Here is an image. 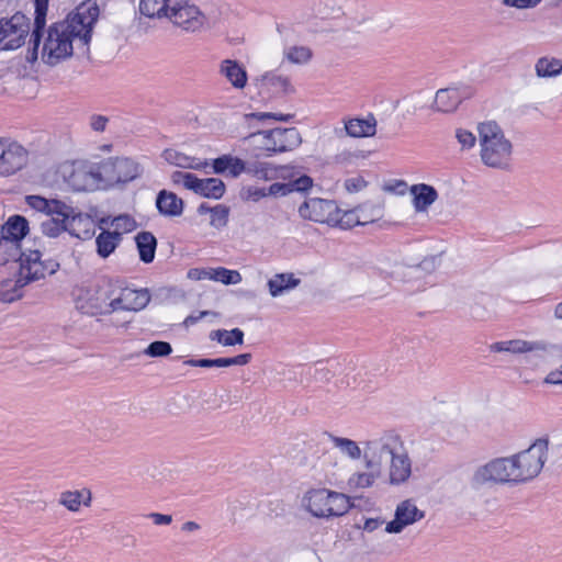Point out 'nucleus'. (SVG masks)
I'll list each match as a JSON object with an SVG mask.
<instances>
[{"instance_id": "f257e3e1", "label": "nucleus", "mask_w": 562, "mask_h": 562, "mask_svg": "<svg viewBox=\"0 0 562 562\" xmlns=\"http://www.w3.org/2000/svg\"><path fill=\"white\" fill-rule=\"evenodd\" d=\"M99 16L95 3H82L66 20L52 24L43 42L41 58L48 66H56L72 55V42L78 38L89 45L92 29Z\"/></svg>"}, {"instance_id": "bb28decb", "label": "nucleus", "mask_w": 562, "mask_h": 562, "mask_svg": "<svg viewBox=\"0 0 562 562\" xmlns=\"http://www.w3.org/2000/svg\"><path fill=\"white\" fill-rule=\"evenodd\" d=\"M463 95L457 88H446L437 91L435 108L445 113L453 112L462 102Z\"/></svg>"}, {"instance_id": "f704fd0d", "label": "nucleus", "mask_w": 562, "mask_h": 562, "mask_svg": "<svg viewBox=\"0 0 562 562\" xmlns=\"http://www.w3.org/2000/svg\"><path fill=\"white\" fill-rule=\"evenodd\" d=\"M91 501V492L87 488L81 491H66L63 492L59 497V504L70 512H78L81 505L90 506Z\"/></svg>"}, {"instance_id": "7c9ffc66", "label": "nucleus", "mask_w": 562, "mask_h": 562, "mask_svg": "<svg viewBox=\"0 0 562 562\" xmlns=\"http://www.w3.org/2000/svg\"><path fill=\"white\" fill-rule=\"evenodd\" d=\"M536 76L540 79L557 78L562 74V59L554 56H541L535 63Z\"/></svg>"}, {"instance_id": "338daca9", "label": "nucleus", "mask_w": 562, "mask_h": 562, "mask_svg": "<svg viewBox=\"0 0 562 562\" xmlns=\"http://www.w3.org/2000/svg\"><path fill=\"white\" fill-rule=\"evenodd\" d=\"M148 517L153 520V522L157 526L169 525L172 521V517L166 514L159 513H150Z\"/></svg>"}, {"instance_id": "09e8293b", "label": "nucleus", "mask_w": 562, "mask_h": 562, "mask_svg": "<svg viewBox=\"0 0 562 562\" xmlns=\"http://www.w3.org/2000/svg\"><path fill=\"white\" fill-rule=\"evenodd\" d=\"M359 215L368 216L373 223L383 216V207L380 204L364 203L358 206Z\"/></svg>"}, {"instance_id": "72a5a7b5", "label": "nucleus", "mask_w": 562, "mask_h": 562, "mask_svg": "<svg viewBox=\"0 0 562 562\" xmlns=\"http://www.w3.org/2000/svg\"><path fill=\"white\" fill-rule=\"evenodd\" d=\"M243 169L244 173H247L258 180L269 181L278 176L277 168L267 161L251 160L244 161L243 160Z\"/></svg>"}, {"instance_id": "0eeeda50", "label": "nucleus", "mask_w": 562, "mask_h": 562, "mask_svg": "<svg viewBox=\"0 0 562 562\" xmlns=\"http://www.w3.org/2000/svg\"><path fill=\"white\" fill-rule=\"evenodd\" d=\"M113 283L79 286L74 292L76 308L89 316L112 314Z\"/></svg>"}, {"instance_id": "de8ad7c7", "label": "nucleus", "mask_w": 562, "mask_h": 562, "mask_svg": "<svg viewBox=\"0 0 562 562\" xmlns=\"http://www.w3.org/2000/svg\"><path fill=\"white\" fill-rule=\"evenodd\" d=\"M186 364L191 367H200V368H226L229 367L228 358H216V359H190L186 361Z\"/></svg>"}, {"instance_id": "c9c22d12", "label": "nucleus", "mask_w": 562, "mask_h": 562, "mask_svg": "<svg viewBox=\"0 0 562 562\" xmlns=\"http://www.w3.org/2000/svg\"><path fill=\"white\" fill-rule=\"evenodd\" d=\"M376 121L369 119H350L345 124L347 134L351 137H369L375 134Z\"/></svg>"}, {"instance_id": "a19ab883", "label": "nucleus", "mask_w": 562, "mask_h": 562, "mask_svg": "<svg viewBox=\"0 0 562 562\" xmlns=\"http://www.w3.org/2000/svg\"><path fill=\"white\" fill-rule=\"evenodd\" d=\"M329 439L334 447L337 448L344 456L358 460L361 458V449L358 443L349 438L329 435Z\"/></svg>"}, {"instance_id": "49530a36", "label": "nucleus", "mask_w": 562, "mask_h": 562, "mask_svg": "<svg viewBox=\"0 0 562 562\" xmlns=\"http://www.w3.org/2000/svg\"><path fill=\"white\" fill-rule=\"evenodd\" d=\"M172 352V347L169 342L156 340L150 342L145 349V355L151 358L166 357Z\"/></svg>"}, {"instance_id": "603ef678", "label": "nucleus", "mask_w": 562, "mask_h": 562, "mask_svg": "<svg viewBox=\"0 0 562 562\" xmlns=\"http://www.w3.org/2000/svg\"><path fill=\"white\" fill-rule=\"evenodd\" d=\"M345 189L350 193H356L367 187V181L361 177H352L345 180Z\"/></svg>"}, {"instance_id": "b1692460", "label": "nucleus", "mask_w": 562, "mask_h": 562, "mask_svg": "<svg viewBox=\"0 0 562 562\" xmlns=\"http://www.w3.org/2000/svg\"><path fill=\"white\" fill-rule=\"evenodd\" d=\"M218 71L235 89H244L246 87L248 80L247 71L237 60H222Z\"/></svg>"}, {"instance_id": "1a4fd4ad", "label": "nucleus", "mask_w": 562, "mask_h": 562, "mask_svg": "<svg viewBox=\"0 0 562 562\" xmlns=\"http://www.w3.org/2000/svg\"><path fill=\"white\" fill-rule=\"evenodd\" d=\"M66 182L75 191H92L103 182L98 164L72 161L61 168Z\"/></svg>"}, {"instance_id": "7ed1b4c3", "label": "nucleus", "mask_w": 562, "mask_h": 562, "mask_svg": "<svg viewBox=\"0 0 562 562\" xmlns=\"http://www.w3.org/2000/svg\"><path fill=\"white\" fill-rule=\"evenodd\" d=\"M482 162L491 168H505L509 165L513 145L505 137L502 127L495 121L477 125Z\"/></svg>"}, {"instance_id": "37998d69", "label": "nucleus", "mask_w": 562, "mask_h": 562, "mask_svg": "<svg viewBox=\"0 0 562 562\" xmlns=\"http://www.w3.org/2000/svg\"><path fill=\"white\" fill-rule=\"evenodd\" d=\"M212 281L221 282L225 285L238 284L241 281V274L237 270L217 267L213 268Z\"/></svg>"}, {"instance_id": "ea45409f", "label": "nucleus", "mask_w": 562, "mask_h": 562, "mask_svg": "<svg viewBox=\"0 0 562 562\" xmlns=\"http://www.w3.org/2000/svg\"><path fill=\"white\" fill-rule=\"evenodd\" d=\"M210 339L226 347L241 345L244 342V331L239 328L216 329L210 333Z\"/></svg>"}, {"instance_id": "4c0bfd02", "label": "nucleus", "mask_w": 562, "mask_h": 562, "mask_svg": "<svg viewBox=\"0 0 562 562\" xmlns=\"http://www.w3.org/2000/svg\"><path fill=\"white\" fill-rule=\"evenodd\" d=\"M337 223L334 227L341 229H350L355 226H364L370 224L371 218L368 216L359 215L358 207L353 210L342 211L338 206V214L335 216Z\"/></svg>"}, {"instance_id": "6e6d98bb", "label": "nucleus", "mask_w": 562, "mask_h": 562, "mask_svg": "<svg viewBox=\"0 0 562 562\" xmlns=\"http://www.w3.org/2000/svg\"><path fill=\"white\" fill-rule=\"evenodd\" d=\"M313 184V180L308 176H301L300 178L289 182V186L291 188V192L297 191V192H304L308 190Z\"/></svg>"}, {"instance_id": "58836bf2", "label": "nucleus", "mask_w": 562, "mask_h": 562, "mask_svg": "<svg viewBox=\"0 0 562 562\" xmlns=\"http://www.w3.org/2000/svg\"><path fill=\"white\" fill-rule=\"evenodd\" d=\"M170 0H140L139 13L146 18H167Z\"/></svg>"}, {"instance_id": "4d7b16f0", "label": "nucleus", "mask_w": 562, "mask_h": 562, "mask_svg": "<svg viewBox=\"0 0 562 562\" xmlns=\"http://www.w3.org/2000/svg\"><path fill=\"white\" fill-rule=\"evenodd\" d=\"M250 116L258 121L273 119L276 121H282V122H288L293 117L292 114H281V113L278 114V113H272V112H256V113H251Z\"/></svg>"}, {"instance_id": "f03ea898", "label": "nucleus", "mask_w": 562, "mask_h": 562, "mask_svg": "<svg viewBox=\"0 0 562 562\" xmlns=\"http://www.w3.org/2000/svg\"><path fill=\"white\" fill-rule=\"evenodd\" d=\"M40 250H29L21 257L18 276L0 282V302L12 303L23 296V289L31 282L52 276L59 269L55 259H43Z\"/></svg>"}, {"instance_id": "2f4dec72", "label": "nucleus", "mask_w": 562, "mask_h": 562, "mask_svg": "<svg viewBox=\"0 0 562 562\" xmlns=\"http://www.w3.org/2000/svg\"><path fill=\"white\" fill-rule=\"evenodd\" d=\"M211 166L216 175L228 172L231 177L237 178L244 173L243 159L232 155H222L213 159Z\"/></svg>"}, {"instance_id": "13d9d810", "label": "nucleus", "mask_w": 562, "mask_h": 562, "mask_svg": "<svg viewBox=\"0 0 562 562\" xmlns=\"http://www.w3.org/2000/svg\"><path fill=\"white\" fill-rule=\"evenodd\" d=\"M267 189V195L285 196L291 193V188L288 183L274 182Z\"/></svg>"}, {"instance_id": "a211bd4d", "label": "nucleus", "mask_w": 562, "mask_h": 562, "mask_svg": "<svg viewBox=\"0 0 562 562\" xmlns=\"http://www.w3.org/2000/svg\"><path fill=\"white\" fill-rule=\"evenodd\" d=\"M66 215L49 216L41 223V232L43 235L55 238L61 233L68 232L72 236L79 237L76 233V224L87 218L81 212H77L72 206L67 204Z\"/></svg>"}, {"instance_id": "f3484780", "label": "nucleus", "mask_w": 562, "mask_h": 562, "mask_svg": "<svg viewBox=\"0 0 562 562\" xmlns=\"http://www.w3.org/2000/svg\"><path fill=\"white\" fill-rule=\"evenodd\" d=\"M27 162L26 149L15 140L0 138V177L20 171Z\"/></svg>"}, {"instance_id": "aec40b11", "label": "nucleus", "mask_w": 562, "mask_h": 562, "mask_svg": "<svg viewBox=\"0 0 562 562\" xmlns=\"http://www.w3.org/2000/svg\"><path fill=\"white\" fill-rule=\"evenodd\" d=\"M34 27L31 34L30 47L27 48L26 54V60L29 63H34L38 58V49L43 37V31L46 24L48 0H34Z\"/></svg>"}, {"instance_id": "393cba45", "label": "nucleus", "mask_w": 562, "mask_h": 562, "mask_svg": "<svg viewBox=\"0 0 562 562\" xmlns=\"http://www.w3.org/2000/svg\"><path fill=\"white\" fill-rule=\"evenodd\" d=\"M156 207L160 214L176 217L183 212V201L176 193L161 190L156 198Z\"/></svg>"}, {"instance_id": "6e6552de", "label": "nucleus", "mask_w": 562, "mask_h": 562, "mask_svg": "<svg viewBox=\"0 0 562 562\" xmlns=\"http://www.w3.org/2000/svg\"><path fill=\"white\" fill-rule=\"evenodd\" d=\"M103 182L125 184L142 176V165L131 157H109L99 162Z\"/></svg>"}, {"instance_id": "3c124183", "label": "nucleus", "mask_w": 562, "mask_h": 562, "mask_svg": "<svg viewBox=\"0 0 562 562\" xmlns=\"http://www.w3.org/2000/svg\"><path fill=\"white\" fill-rule=\"evenodd\" d=\"M228 220V209L224 205H216L212 209V224L225 225Z\"/></svg>"}, {"instance_id": "cd10ccee", "label": "nucleus", "mask_w": 562, "mask_h": 562, "mask_svg": "<svg viewBox=\"0 0 562 562\" xmlns=\"http://www.w3.org/2000/svg\"><path fill=\"white\" fill-rule=\"evenodd\" d=\"M122 243V235L119 232L102 229L95 237L97 254L100 258L110 257Z\"/></svg>"}, {"instance_id": "9b49d317", "label": "nucleus", "mask_w": 562, "mask_h": 562, "mask_svg": "<svg viewBox=\"0 0 562 562\" xmlns=\"http://www.w3.org/2000/svg\"><path fill=\"white\" fill-rule=\"evenodd\" d=\"M167 18L188 32H196L206 23V16L194 0H170Z\"/></svg>"}, {"instance_id": "a18cd8bd", "label": "nucleus", "mask_w": 562, "mask_h": 562, "mask_svg": "<svg viewBox=\"0 0 562 562\" xmlns=\"http://www.w3.org/2000/svg\"><path fill=\"white\" fill-rule=\"evenodd\" d=\"M110 225L114 227L113 232H119L123 236L124 233H130L135 229L136 221L127 214H121L112 217Z\"/></svg>"}, {"instance_id": "f8f14e48", "label": "nucleus", "mask_w": 562, "mask_h": 562, "mask_svg": "<svg viewBox=\"0 0 562 562\" xmlns=\"http://www.w3.org/2000/svg\"><path fill=\"white\" fill-rule=\"evenodd\" d=\"M171 181L176 186H182L201 196L214 200L221 199L226 190L225 183L218 178L200 179L187 171L172 172Z\"/></svg>"}, {"instance_id": "864d4df0", "label": "nucleus", "mask_w": 562, "mask_h": 562, "mask_svg": "<svg viewBox=\"0 0 562 562\" xmlns=\"http://www.w3.org/2000/svg\"><path fill=\"white\" fill-rule=\"evenodd\" d=\"M166 161H168L171 165L180 167V162H188L189 156L183 155L177 150L173 149H166L162 154Z\"/></svg>"}, {"instance_id": "ddd939ff", "label": "nucleus", "mask_w": 562, "mask_h": 562, "mask_svg": "<svg viewBox=\"0 0 562 562\" xmlns=\"http://www.w3.org/2000/svg\"><path fill=\"white\" fill-rule=\"evenodd\" d=\"M30 19L15 13L10 19L0 20V50H13L21 47L30 32Z\"/></svg>"}, {"instance_id": "c03bdc74", "label": "nucleus", "mask_w": 562, "mask_h": 562, "mask_svg": "<svg viewBox=\"0 0 562 562\" xmlns=\"http://www.w3.org/2000/svg\"><path fill=\"white\" fill-rule=\"evenodd\" d=\"M284 55L293 64H306L311 60L313 54L307 46H291L284 50Z\"/></svg>"}, {"instance_id": "052dcab7", "label": "nucleus", "mask_w": 562, "mask_h": 562, "mask_svg": "<svg viewBox=\"0 0 562 562\" xmlns=\"http://www.w3.org/2000/svg\"><path fill=\"white\" fill-rule=\"evenodd\" d=\"M266 196H268L266 188L249 187L246 190V199L249 201L258 202Z\"/></svg>"}, {"instance_id": "39448f33", "label": "nucleus", "mask_w": 562, "mask_h": 562, "mask_svg": "<svg viewBox=\"0 0 562 562\" xmlns=\"http://www.w3.org/2000/svg\"><path fill=\"white\" fill-rule=\"evenodd\" d=\"M548 438H539L528 449L509 456L513 484L527 483L537 477L548 459Z\"/></svg>"}, {"instance_id": "412c9836", "label": "nucleus", "mask_w": 562, "mask_h": 562, "mask_svg": "<svg viewBox=\"0 0 562 562\" xmlns=\"http://www.w3.org/2000/svg\"><path fill=\"white\" fill-rule=\"evenodd\" d=\"M366 468L369 472H356L348 479V487L350 491L363 490L372 486L380 475V461L369 458L368 453L363 456Z\"/></svg>"}, {"instance_id": "20e7f679", "label": "nucleus", "mask_w": 562, "mask_h": 562, "mask_svg": "<svg viewBox=\"0 0 562 562\" xmlns=\"http://www.w3.org/2000/svg\"><path fill=\"white\" fill-rule=\"evenodd\" d=\"M245 142L252 147L256 156L271 157L296 149L302 136L295 127H276L251 133Z\"/></svg>"}, {"instance_id": "6ab92c4d", "label": "nucleus", "mask_w": 562, "mask_h": 562, "mask_svg": "<svg viewBox=\"0 0 562 562\" xmlns=\"http://www.w3.org/2000/svg\"><path fill=\"white\" fill-rule=\"evenodd\" d=\"M425 513L411 501L401 502L395 509L394 519L389 521L385 527L387 533H400L405 527L422 520Z\"/></svg>"}, {"instance_id": "bf43d9fd", "label": "nucleus", "mask_w": 562, "mask_h": 562, "mask_svg": "<svg viewBox=\"0 0 562 562\" xmlns=\"http://www.w3.org/2000/svg\"><path fill=\"white\" fill-rule=\"evenodd\" d=\"M542 0H503V4L516 9H528L537 7Z\"/></svg>"}, {"instance_id": "9d476101", "label": "nucleus", "mask_w": 562, "mask_h": 562, "mask_svg": "<svg viewBox=\"0 0 562 562\" xmlns=\"http://www.w3.org/2000/svg\"><path fill=\"white\" fill-rule=\"evenodd\" d=\"M506 484L514 485L508 457L494 458L477 467L471 477V485L474 488Z\"/></svg>"}, {"instance_id": "69168bd1", "label": "nucleus", "mask_w": 562, "mask_h": 562, "mask_svg": "<svg viewBox=\"0 0 562 562\" xmlns=\"http://www.w3.org/2000/svg\"><path fill=\"white\" fill-rule=\"evenodd\" d=\"M383 524L384 520L382 518H367L363 522V526H359V528L363 529L364 531L372 532Z\"/></svg>"}, {"instance_id": "e433bc0d", "label": "nucleus", "mask_w": 562, "mask_h": 562, "mask_svg": "<svg viewBox=\"0 0 562 562\" xmlns=\"http://www.w3.org/2000/svg\"><path fill=\"white\" fill-rule=\"evenodd\" d=\"M364 453H368L369 458H374L376 461H380L381 467L384 460L391 459L396 452L390 443V438H381L367 441Z\"/></svg>"}, {"instance_id": "c756f323", "label": "nucleus", "mask_w": 562, "mask_h": 562, "mask_svg": "<svg viewBox=\"0 0 562 562\" xmlns=\"http://www.w3.org/2000/svg\"><path fill=\"white\" fill-rule=\"evenodd\" d=\"M134 239L139 255V260L144 263H151L155 259L157 249V239L154 234L143 231L137 233Z\"/></svg>"}, {"instance_id": "4468645a", "label": "nucleus", "mask_w": 562, "mask_h": 562, "mask_svg": "<svg viewBox=\"0 0 562 562\" xmlns=\"http://www.w3.org/2000/svg\"><path fill=\"white\" fill-rule=\"evenodd\" d=\"M299 215L305 221L325 224L329 227L337 223L338 204L334 200L307 198L297 209Z\"/></svg>"}, {"instance_id": "680f3d73", "label": "nucleus", "mask_w": 562, "mask_h": 562, "mask_svg": "<svg viewBox=\"0 0 562 562\" xmlns=\"http://www.w3.org/2000/svg\"><path fill=\"white\" fill-rule=\"evenodd\" d=\"M109 119L104 115L93 114L90 117V127L95 132H103L106 127Z\"/></svg>"}, {"instance_id": "774afa93", "label": "nucleus", "mask_w": 562, "mask_h": 562, "mask_svg": "<svg viewBox=\"0 0 562 562\" xmlns=\"http://www.w3.org/2000/svg\"><path fill=\"white\" fill-rule=\"evenodd\" d=\"M547 384L560 385L562 384V368L560 370L551 371L544 379Z\"/></svg>"}, {"instance_id": "dca6fc26", "label": "nucleus", "mask_w": 562, "mask_h": 562, "mask_svg": "<svg viewBox=\"0 0 562 562\" xmlns=\"http://www.w3.org/2000/svg\"><path fill=\"white\" fill-rule=\"evenodd\" d=\"M29 233V222L21 215H12L0 226V243H8L11 246L10 256L16 260H21L29 251L21 250V240Z\"/></svg>"}, {"instance_id": "5fc2aeb1", "label": "nucleus", "mask_w": 562, "mask_h": 562, "mask_svg": "<svg viewBox=\"0 0 562 562\" xmlns=\"http://www.w3.org/2000/svg\"><path fill=\"white\" fill-rule=\"evenodd\" d=\"M213 268H192L188 271V278L194 281L212 280Z\"/></svg>"}, {"instance_id": "c85d7f7f", "label": "nucleus", "mask_w": 562, "mask_h": 562, "mask_svg": "<svg viewBox=\"0 0 562 562\" xmlns=\"http://www.w3.org/2000/svg\"><path fill=\"white\" fill-rule=\"evenodd\" d=\"M412 473V464L406 453H395L391 458L390 482L392 484L404 483Z\"/></svg>"}, {"instance_id": "a878e982", "label": "nucleus", "mask_w": 562, "mask_h": 562, "mask_svg": "<svg viewBox=\"0 0 562 562\" xmlns=\"http://www.w3.org/2000/svg\"><path fill=\"white\" fill-rule=\"evenodd\" d=\"M413 205L417 212L426 211L437 199L438 193L432 186L418 183L411 187Z\"/></svg>"}, {"instance_id": "2eb2a0df", "label": "nucleus", "mask_w": 562, "mask_h": 562, "mask_svg": "<svg viewBox=\"0 0 562 562\" xmlns=\"http://www.w3.org/2000/svg\"><path fill=\"white\" fill-rule=\"evenodd\" d=\"M112 313L119 311L139 312L150 302V293L147 289H134L113 283Z\"/></svg>"}, {"instance_id": "423d86ee", "label": "nucleus", "mask_w": 562, "mask_h": 562, "mask_svg": "<svg viewBox=\"0 0 562 562\" xmlns=\"http://www.w3.org/2000/svg\"><path fill=\"white\" fill-rule=\"evenodd\" d=\"M304 508L317 518L339 517L350 508L349 497L327 488H314L302 499Z\"/></svg>"}, {"instance_id": "4be33fe9", "label": "nucleus", "mask_w": 562, "mask_h": 562, "mask_svg": "<svg viewBox=\"0 0 562 562\" xmlns=\"http://www.w3.org/2000/svg\"><path fill=\"white\" fill-rule=\"evenodd\" d=\"M25 204L32 210L43 213L47 216L66 215L67 204L60 200L46 199L37 194L25 196Z\"/></svg>"}, {"instance_id": "8fccbe9b", "label": "nucleus", "mask_w": 562, "mask_h": 562, "mask_svg": "<svg viewBox=\"0 0 562 562\" xmlns=\"http://www.w3.org/2000/svg\"><path fill=\"white\" fill-rule=\"evenodd\" d=\"M456 138L463 150H469L476 144L475 135L465 128H457Z\"/></svg>"}, {"instance_id": "473e14b6", "label": "nucleus", "mask_w": 562, "mask_h": 562, "mask_svg": "<svg viewBox=\"0 0 562 562\" xmlns=\"http://www.w3.org/2000/svg\"><path fill=\"white\" fill-rule=\"evenodd\" d=\"M301 280L295 278L293 273H277L268 280V290L272 297H278L284 292L296 288Z\"/></svg>"}, {"instance_id": "e2e57ef3", "label": "nucleus", "mask_w": 562, "mask_h": 562, "mask_svg": "<svg viewBox=\"0 0 562 562\" xmlns=\"http://www.w3.org/2000/svg\"><path fill=\"white\" fill-rule=\"evenodd\" d=\"M210 166L207 160H201L194 157H189L188 162H180V168L202 170Z\"/></svg>"}, {"instance_id": "79ce46f5", "label": "nucleus", "mask_w": 562, "mask_h": 562, "mask_svg": "<svg viewBox=\"0 0 562 562\" xmlns=\"http://www.w3.org/2000/svg\"><path fill=\"white\" fill-rule=\"evenodd\" d=\"M512 353H526L532 351H547L548 344L542 340L528 341L522 339L510 340Z\"/></svg>"}, {"instance_id": "5701e85b", "label": "nucleus", "mask_w": 562, "mask_h": 562, "mask_svg": "<svg viewBox=\"0 0 562 562\" xmlns=\"http://www.w3.org/2000/svg\"><path fill=\"white\" fill-rule=\"evenodd\" d=\"M261 89L276 97L288 95L294 92V87L288 76L270 71L261 77Z\"/></svg>"}, {"instance_id": "0e129e2a", "label": "nucleus", "mask_w": 562, "mask_h": 562, "mask_svg": "<svg viewBox=\"0 0 562 562\" xmlns=\"http://www.w3.org/2000/svg\"><path fill=\"white\" fill-rule=\"evenodd\" d=\"M211 314H214L213 312L211 311H201V312H198V313H192L190 314L189 316H187L183 321V325L186 327H190V326H193L195 325L199 321H201L202 318L206 317L207 315H211Z\"/></svg>"}]
</instances>
